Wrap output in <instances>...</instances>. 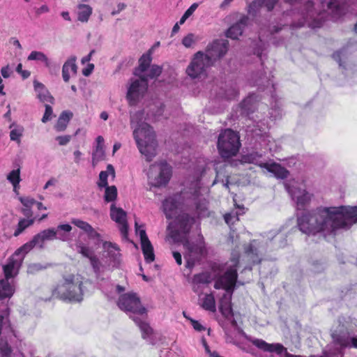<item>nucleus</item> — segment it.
I'll return each mask as SVG.
<instances>
[{
	"label": "nucleus",
	"instance_id": "obj_1",
	"mask_svg": "<svg viewBox=\"0 0 357 357\" xmlns=\"http://www.w3.org/2000/svg\"><path fill=\"white\" fill-rule=\"evenodd\" d=\"M52 297L69 303H80L84 299L82 278L73 273L63 275L62 281L52 289Z\"/></svg>",
	"mask_w": 357,
	"mask_h": 357
},
{
	"label": "nucleus",
	"instance_id": "obj_2",
	"mask_svg": "<svg viewBox=\"0 0 357 357\" xmlns=\"http://www.w3.org/2000/svg\"><path fill=\"white\" fill-rule=\"evenodd\" d=\"M133 137L140 153L148 162L151 161L156 155L158 146L153 128L146 123H142L133 131Z\"/></svg>",
	"mask_w": 357,
	"mask_h": 357
},
{
	"label": "nucleus",
	"instance_id": "obj_3",
	"mask_svg": "<svg viewBox=\"0 0 357 357\" xmlns=\"http://www.w3.org/2000/svg\"><path fill=\"white\" fill-rule=\"evenodd\" d=\"M240 252L237 250H232L229 260L225 264L226 271L217 278L214 283V288L216 289H225L230 294L234 291L238 280V268L240 264ZM231 296L229 297V299Z\"/></svg>",
	"mask_w": 357,
	"mask_h": 357
},
{
	"label": "nucleus",
	"instance_id": "obj_4",
	"mask_svg": "<svg viewBox=\"0 0 357 357\" xmlns=\"http://www.w3.org/2000/svg\"><path fill=\"white\" fill-rule=\"evenodd\" d=\"M323 207L317 208L314 211L303 213L297 219L299 229L305 234H316L325 231L324 217L321 211Z\"/></svg>",
	"mask_w": 357,
	"mask_h": 357
},
{
	"label": "nucleus",
	"instance_id": "obj_5",
	"mask_svg": "<svg viewBox=\"0 0 357 357\" xmlns=\"http://www.w3.org/2000/svg\"><path fill=\"white\" fill-rule=\"evenodd\" d=\"M217 146L222 158L234 156L241 147L239 135L231 129H226L219 135Z\"/></svg>",
	"mask_w": 357,
	"mask_h": 357
},
{
	"label": "nucleus",
	"instance_id": "obj_6",
	"mask_svg": "<svg viewBox=\"0 0 357 357\" xmlns=\"http://www.w3.org/2000/svg\"><path fill=\"white\" fill-rule=\"evenodd\" d=\"M324 217V229L328 234L347 227V220L340 207H323L321 211Z\"/></svg>",
	"mask_w": 357,
	"mask_h": 357
},
{
	"label": "nucleus",
	"instance_id": "obj_7",
	"mask_svg": "<svg viewBox=\"0 0 357 357\" xmlns=\"http://www.w3.org/2000/svg\"><path fill=\"white\" fill-rule=\"evenodd\" d=\"M117 305L124 312L146 315L147 310L142 305L140 298L136 293L128 292L121 294L118 299Z\"/></svg>",
	"mask_w": 357,
	"mask_h": 357
},
{
	"label": "nucleus",
	"instance_id": "obj_8",
	"mask_svg": "<svg viewBox=\"0 0 357 357\" xmlns=\"http://www.w3.org/2000/svg\"><path fill=\"white\" fill-rule=\"evenodd\" d=\"M211 64L203 52H198L187 68L186 73L192 78H197L204 73L207 66Z\"/></svg>",
	"mask_w": 357,
	"mask_h": 357
},
{
	"label": "nucleus",
	"instance_id": "obj_9",
	"mask_svg": "<svg viewBox=\"0 0 357 357\" xmlns=\"http://www.w3.org/2000/svg\"><path fill=\"white\" fill-rule=\"evenodd\" d=\"M228 48V40H215L207 46L204 56L213 63V61L224 56L227 52Z\"/></svg>",
	"mask_w": 357,
	"mask_h": 357
},
{
	"label": "nucleus",
	"instance_id": "obj_10",
	"mask_svg": "<svg viewBox=\"0 0 357 357\" xmlns=\"http://www.w3.org/2000/svg\"><path fill=\"white\" fill-rule=\"evenodd\" d=\"M135 229L136 231L139 232L141 247L144 257V260L146 263L150 264L155 260L153 247L146 235V231L144 229H140L138 231L137 222H135Z\"/></svg>",
	"mask_w": 357,
	"mask_h": 357
},
{
	"label": "nucleus",
	"instance_id": "obj_11",
	"mask_svg": "<svg viewBox=\"0 0 357 357\" xmlns=\"http://www.w3.org/2000/svg\"><path fill=\"white\" fill-rule=\"evenodd\" d=\"M351 333L345 326L342 325L331 333V337L335 344L342 348L350 347V338Z\"/></svg>",
	"mask_w": 357,
	"mask_h": 357
},
{
	"label": "nucleus",
	"instance_id": "obj_12",
	"mask_svg": "<svg viewBox=\"0 0 357 357\" xmlns=\"http://www.w3.org/2000/svg\"><path fill=\"white\" fill-rule=\"evenodd\" d=\"M182 203L183 198L181 194H175L165 199L162 202V207L166 218L167 219L172 218Z\"/></svg>",
	"mask_w": 357,
	"mask_h": 357
},
{
	"label": "nucleus",
	"instance_id": "obj_13",
	"mask_svg": "<svg viewBox=\"0 0 357 357\" xmlns=\"http://www.w3.org/2000/svg\"><path fill=\"white\" fill-rule=\"evenodd\" d=\"M146 91L142 88L141 82L138 79L133 81L130 85L126 94V98L130 106L135 105L139 99Z\"/></svg>",
	"mask_w": 357,
	"mask_h": 357
},
{
	"label": "nucleus",
	"instance_id": "obj_14",
	"mask_svg": "<svg viewBox=\"0 0 357 357\" xmlns=\"http://www.w3.org/2000/svg\"><path fill=\"white\" fill-rule=\"evenodd\" d=\"M160 172L155 178L154 186L161 187L166 185L172 176V167L166 162H162L159 164Z\"/></svg>",
	"mask_w": 357,
	"mask_h": 357
},
{
	"label": "nucleus",
	"instance_id": "obj_15",
	"mask_svg": "<svg viewBox=\"0 0 357 357\" xmlns=\"http://www.w3.org/2000/svg\"><path fill=\"white\" fill-rule=\"evenodd\" d=\"M22 261H18L14 258V255L10 257L8 259L7 263L3 266V272L4 278L9 280L10 279L14 278L19 273L20 268L21 266Z\"/></svg>",
	"mask_w": 357,
	"mask_h": 357
},
{
	"label": "nucleus",
	"instance_id": "obj_16",
	"mask_svg": "<svg viewBox=\"0 0 357 357\" xmlns=\"http://www.w3.org/2000/svg\"><path fill=\"white\" fill-rule=\"evenodd\" d=\"M185 246L186 247L189 257H192L195 259L201 260L207 254V250L204 241L199 242H188Z\"/></svg>",
	"mask_w": 357,
	"mask_h": 357
},
{
	"label": "nucleus",
	"instance_id": "obj_17",
	"mask_svg": "<svg viewBox=\"0 0 357 357\" xmlns=\"http://www.w3.org/2000/svg\"><path fill=\"white\" fill-rule=\"evenodd\" d=\"M258 166L260 167L261 168H264L268 172L273 174L275 176L278 178H286L288 177L289 174V172L287 169H285L280 164L276 162H261L258 164Z\"/></svg>",
	"mask_w": 357,
	"mask_h": 357
},
{
	"label": "nucleus",
	"instance_id": "obj_18",
	"mask_svg": "<svg viewBox=\"0 0 357 357\" xmlns=\"http://www.w3.org/2000/svg\"><path fill=\"white\" fill-rule=\"evenodd\" d=\"M252 344L264 351L275 352L281 354L284 347L281 344H269L261 339H254L251 341Z\"/></svg>",
	"mask_w": 357,
	"mask_h": 357
},
{
	"label": "nucleus",
	"instance_id": "obj_19",
	"mask_svg": "<svg viewBox=\"0 0 357 357\" xmlns=\"http://www.w3.org/2000/svg\"><path fill=\"white\" fill-rule=\"evenodd\" d=\"M71 222L80 229L83 230L89 238L100 240L101 237L100 234L87 222L74 218L72 219Z\"/></svg>",
	"mask_w": 357,
	"mask_h": 357
},
{
	"label": "nucleus",
	"instance_id": "obj_20",
	"mask_svg": "<svg viewBox=\"0 0 357 357\" xmlns=\"http://www.w3.org/2000/svg\"><path fill=\"white\" fill-rule=\"evenodd\" d=\"M15 292L14 283L6 279H0V301L10 299Z\"/></svg>",
	"mask_w": 357,
	"mask_h": 357
},
{
	"label": "nucleus",
	"instance_id": "obj_21",
	"mask_svg": "<svg viewBox=\"0 0 357 357\" xmlns=\"http://www.w3.org/2000/svg\"><path fill=\"white\" fill-rule=\"evenodd\" d=\"M76 62V57L75 56H71L70 59H68L63 64L62 68V77L63 79V81L65 82H68L70 75V73L71 72L73 75L77 74V67L75 63Z\"/></svg>",
	"mask_w": 357,
	"mask_h": 357
},
{
	"label": "nucleus",
	"instance_id": "obj_22",
	"mask_svg": "<svg viewBox=\"0 0 357 357\" xmlns=\"http://www.w3.org/2000/svg\"><path fill=\"white\" fill-rule=\"evenodd\" d=\"M130 317L140 329L143 339H147L153 333V328L146 321L135 316H130Z\"/></svg>",
	"mask_w": 357,
	"mask_h": 357
},
{
	"label": "nucleus",
	"instance_id": "obj_23",
	"mask_svg": "<svg viewBox=\"0 0 357 357\" xmlns=\"http://www.w3.org/2000/svg\"><path fill=\"white\" fill-rule=\"evenodd\" d=\"M33 86L38 93L37 96L41 102L53 103L54 98L42 83L34 81Z\"/></svg>",
	"mask_w": 357,
	"mask_h": 357
},
{
	"label": "nucleus",
	"instance_id": "obj_24",
	"mask_svg": "<svg viewBox=\"0 0 357 357\" xmlns=\"http://www.w3.org/2000/svg\"><path fill=\"white\" fill-rule=\"evenodd\" d=\"M244 250L248 261L252 265L261 264L262 259L257 248L250 243L245 247Z\"/></svg>",
	"mask_w": 357,
	"mask_h": 357
},
{
	"label": "nucleus",
	"instance_id": "obj_25",
	"mask_svg": "<svg viewBox=\"0 0 357 357\" xmlns=\"http://www.w3.org/2000/svg\"><path fill=\"white\" fill-rule=\"evenodd\" d=\"M73 114L70 111H63L59 116L56 123L54 126V128L58 132L64 131L73 118Z\"/></svg>",
	"mask_w": 357,
	"mask_h": 357
},
{
	"label": "nucleus",
	"instance_id": "obj_26",
	"mask_svg": "<svg viewBox=\"0 0 357 357\" xmlns=\"http://www.w3.org/2000/svg\"><path fill=\"white\" fill-rule=\"evenodd\" d=\"M194 219L188 214L184 213L178 218V227L181 232L186 234H188L191 229V225L193 223Z\"/></svg>",
	"mask_w": 357,
	"mask_h": 357
},
{
	"label": "nucleus",
	"instance_id": "obj_27",
	"mask_svg": "<svg viewBox=\"0 0 357 357\" xmlns=\"http://www.w3.org/2000/svg\"><path fill=\"white\" fill-rule=\"evenodd\" d=\"M152 61L151 52L149 50L147 53L142 54L139 59V66L135 68V75H138L139 73H144L150 67Z\"/></svg>",
	"mask_w": 357,
	"mask_h": 357
},
{
	"label": "nucleus",
	"instance_id": "obj_28",
	"mask_svg": "<svg viewBox=\"0 0 357 357\" xmlns=\"http://www.w3.org/2000/svg\"><path fill=\"white\" fill-rule=\"evenodd\" d=\"M111 219L116 223H122L126 221V213L121 208H116L114 204L110 207Z\"/></svg>",
	"mask_w": 357,
	"mask_h": 357
},
{
	"label": "nucleus",
	"instance_id": "obj_29",
	"mask_svg": "<svg viewBox=\"0 0 357 357\" xmlns=\"http://www.w3.org/2000/svg\"><path fill=\"white\" fill-rule=\"evenodd\" d=\"M78 13L77 19L82 22H88L92 14V8L86 4L80 3L77 6Z\"/></svg>",
	"mask_w": 357,
	"mask_h": 357
},
{
	"label": "nucleus",
	"instance_id": "obj_30",
	"mask_svg": "<svg viewBox=\"0 0 357 357\" xmlns=\"http://www.w3.org/2000/svg\"><path fill=\"white\" fill-rule=\"evenodd\" d=\"M35 222V218L26 219L21 218L17 224V228L13 233V236L17 237L20 236L26 229L31 226Z\"/></svg>",
	"mask_w": 357,
	"mask_h": 357
},
{
	"label": "nucleus",
	"instance_id": "obj_31",
	"mask_svg": "<svg viewBox=\"0 0 357 357\" xmlns=\"http://www.w3.org/2000/svg\"><path fill=\"white\" fill-rule=\"evenodd\" d=\"M27 59L29 61L36 60L43 61L47 68H50L51 67L50 61L49 60L47 56L42 52L32 51L28 56Z\"/></svg>",
	"mask_w": 357,
	"mask_h": 357
},
{
	"label": "nucleus",
	"instance_id": "obj_32",
	"mask_svg": "<svg viewBox=\"0 0 357 357\" xmlns=\"http://www.w3.org/2000/svg\"><path fill=\"white\" fill-rule=\"evenodd\" d=\"M202 307L208 311L214 312L216 310L215 307V301L214 296L212 294H206L203 302L202 304Z\"/></svg>",
	"mask_w": 357,
	"mask_h": 357
},
{
	"label": "nucleus",
	"instance_id": "obj_33",
	"mask_svg": "<svg viewBox=\"0 0 357 357\" xmlns=\"http://www.w3.org/2000/svg\"><path fill=\"white\" fill-rule=\"evenodd\" d=\"M342 210L347 221L357 222V206H342Z\"/></svg>",
	"mask_w": 357,
	"mask_h": 357
},
{
	"label": "nucleus",
	"instance_id": "obj_34",
	"mask_svg": "<svg viewBox=\"0 0 357 357\" xmlns=\"http://www.w3.org/2000/svg\"><path fill=\"white\" fill-rule=\"evenodd\" d=\"M243 32V29L241 27L239 24L235 23L228 29L226 35L228 38L231 39H238V37L242 35Z\"/></svg>",
	"mask_w": 357,
	"mask_h": 357
},
{
	"label": "nucleus",
	"instance_id": "obj_35",
	"mask_svg": "<svg viewBox=\"0 0 357 357\" xmlns=\"http://www.w3.org/2000/svg\"><path fill=\"white\" fill-rule=\"evenodd\" d=\"M7 179L12 183L14 190L19 187L21 181L20 169L12 170L7 176Z\"/></svg>",
	"mask_w": 357,
	"mask_h": 357
},
{
	"label": "nucleus",
	"instance_id": "obj_36",
	"mask_svg": "<svg viewBox=\"0 0 357 357\" xmlns=\"http://www.w3.org/2000/svg\"><path fill=\"white\" fill-rule=\"evenodd\" d=\"M311 200V195L304 190L303 193L297 197L296 198V204L297 207L299 210H303L305 207L310 203Z\"/></svg>",
	"mask_w": 357,
	"mask_h": 357
},
{
	"label": "nucleus",
	"instance_id": "obj_37",
	"mask_svg": "<svg viewBox=\"0 0 357 357\" xmlns=\"http://www.w3.org/2000/svg\"><path fill=\"white\" fill-rule=\"evenodd\" d=\"M210 282V275L207 273H200L195 274L192 280L193 284H205Z\"/></svg>",
	"mask_w": 357,
	"mask_h": 357
},
{
	"label": "nucleus",
	"instance_id": "obj_38",
	"mask_svg": "<svg viewBox=\"0 0 357 357\" xmlns=\"http://www.w3.org/2000/svg\"><path fill=\"white\" fill-rule=\"evenodd\" d=\"M117 197V189L115 185L105 187V201L107 202H111L114 201Z\"/></svg>",
	"mask_w": 357,
	"mask_h": 357
},
{
	"label": "nucleus",
	"instance_id": "obj_39",
	"mask_svg": "<svg viewBox=\"0 0 357 357\" xmlns=\"http://www.w3.org/2000/svg\"><path fill=\"white\" fill-rule=\"evenodd\" d=\"M261 0H253L248 6V13L255 17L257 15L260 8H262Z\"/></svg>",
	"mask_w": 357,
	"mask_h": 357
},
{
	"label": "nucleus",
	"instance_id": "obj_40",
	"mask_svg": "<svg viewBox=\"0 0 357 357\" xmlns=\"http://www.w3.org/2000/svg\"><path fill=\"white\" fill-rule=\"evenodd\" d=\"M34 247H35V245H33L32 241H29V242L24 243L21 247L17 248L15 251L13 255L14 256H18V255H20L21 254L24 255L27 254L29 252H30Z\"/></svg>",
	"mask_w": 357,
	"mask_h": 357
},
{
	"label": "nucleus",
	"instance_id": "obj_41",
	"mask_svg": "<svg viewBox=\"0 0 357 357\" xmlns=\"http://www.w3.org/2000/svg\"><path fill=\"white\" fill-rule=\"evenodd\" d=\"M24 128L22 127H17L13 129L10 132V140L17 142L18 144L21 142V137L23 135Z\"/></svg>",
	"mask_w": 357,
	"mask_h": 357
},
{
	"label": "nucleus",
	"instance_id": "obj_42",
	"mask_svg": "<svg viewBox=\"0 0 357 357\" xmlns=\"http://www.w3.org/2000/svg\"><path fill=\"white\" fill-rule=\"evenodd\" d=\"M97 145L96 147V151L93 153V160H96L98 155H103V149L102 144L104 142V139L102 136H98L96 138Z\"/></svg>",
	"mask_w": 357,
	"mask_h": 357
},
{
	"label": "nucleus",
	"instance_id": "obj_43",
	"mask_svg": "<svg viewBox=\"0 0 357 357\" xmlns=\"http://www.w3.org/2000/svg\"><path fill=\"white\" fill-rule=\"evenodd\" d=\"M162 71V68L158 65H152L148 73V77L150 79H154L159 77Z\"/></svg>",
	"mask_w": 357,
	"mask_h": 357
},
{
	"label": "nucleus",
	"instance_id": "obj_44",
	"mask_svg": "<svg viewBox=\"0 0 357 357\" xmlns=\"http://www.w3.org/2000/svg\"><path fill=\"white\" fill-rule=\"evenodd\" d=\"M77 248L79 249V252L82 254L84 257L89 259L93 255V251L88 246L84 245L83 243H79L77 245Z\"/></svg>",
	"mask_w": 357,
	"mask_h": 357
},
{
	"label": "nucleus",
	"instance_id": "obj_45",
	"mask_svg": "<svg viewBox=\"0 0 357 357\" xmlns=\"http://www.w3.org/2000/svg\"><path fill=\"white\" fill-rule=\"evenodd\" d=\"M40 233L44 237L45 241L53 240L56 238V231L53 228L43 230Z\"/></svg>",
	"mask_w": 357,
	"mask_h": 357
},
{
	"label": "nucleus",
	"instance_id": "obj_46",
	"mask_svg": "<svg viewBox=\"0 0 357 357\" xmlns=\"http://www.w3.org/2000/svg\"><path fill=\"white\" fill-rule=\"evenodd\" d=\"M0 353L2 357H10L12 353V349L8 342H0Z\"/></svg>",
	"mask_w": 357,
	"mask_h": 357
},
{
	"label": "nucleus",
	"instance_id": "obj_47",
	"mask_svg": "<svg viewBox=\"0 0 357 357\" xmlns=\"http://www.w3.org/2000/svg\"><path fill=\"white\" fill-rule=\"evenodd\" d=\"M346 55V52L344 49L337 50L332 54L333 59L336 61L340 66H344L342 62V56Z\"/></svg>",
	"mask_w": 357,
	"mask_h": 357
},
{
	"label": "nucleus",
	"instance_id": "obj_48",
	"mask_svg": "<svg viewBox=\"0 0 357 357\" xmlns=\"http://www.w3.org/2000/svg\"><path fill=\"white\" fill-rule=\"evenodd\" d=\"M107 178L108 174L107 172H100L99 174V181L98 182V185L99 188H102L108 186Z\"/></svg>",
	"mask_w": 357,
	"mask_h": 357
},
{
	"label": "nucleus",
	"instance_id": "obj_49",
	"mask_svg": "<svg viewBox=\"0 0 357 357\" xmlns=\"http://www.w3.org/2000/svg\"><path fill=\"white\" fill-rule=\"evenodd\" d=\"M45 110L43 116L42 118L43 123H46V122L49 121L50 120H51L52 115H53L52 107L48 104H45Z\"/></svg>",
	"mask_w": 357,
	"mask_h": 357
},
{
	"label": "nucleus",
	"instance_id": "obj_50",
	"mask_svg": "<svg viewBox=\"0 0 357 357\" xmlns=\"http://www.w3.org/2000/svg\"><path fill=\"white\" fill-rule=\"evenodd\" d=\"M279 0H261L262 6L266 8L268 12L272 11Z\"/></svg>",
	"mask_w": 357,
	"mask_h": 357
},
{
	"label": "nucleus",
	"instance_id": "obj_51",
	"mask_svg": "<svg viewBox=\"0 0 357 357\" xmlns=\"http://www.w3.org/2000/svg\"><path fill=\"white\" fill-rule=\"evenodd\" d=\"M31 241L35 246L39 245L40 248H43V243L45 241L40 232L36 234Z\"/></svg>",
	"mask_w": 357,
	"mask_h": 357
},
{
	"label": "nucleus",
	"instance_id": "obj_52",
	"mask_svg": "<svg viewBox=\"0 0 357 357\" xmlns=\"http://www.w3.org/2000/svg\"><path fill=\"white\" fill-rule=\"evenodd\" d=\"M20 201L22 204L23 206L30 208H32V206L36 203V201L33 198L29 197H20Z\"/></svg>",
	"mask_w": 357,
	"mask_h": 357
},
{
	"label": "nucleus",
	"instance_id": "obj_53",
	"mask_svg": "<svg viewBox=\"0 0 357 357\" xmlns=\"http://www.w3.org/2000/svg\"><path fill=\"white\" fill-rule=\"evenodd\" d=\"M259 155L257 153H252L243 156V160L245 162L255 163Z\"/></svg>",
	"mask_w": 357,
	"mask_h": 357
},
{
	"label": "nucleus",
	"instance_id": "obj_54",
	"mask_svg": "<svg viewBox=\"0 0 357 357\" xmlns=\"http://www.w3.org/2000/svg\"><path fill=\"white\" fill-rule=\"evenodd\" d=\"M328 9L335 12L336 14H340V6L336 0H331L327 3Z\"/></svg>",
	"mask_w": 357,
	"mask_h": 357
},
{
	"label": "nucleus",
	"instance_id": "obj_55",
	"mask_svg": "<svg viewBox=\"0 0 357 357\" xmlns=\"http://www.w3.org/2000/svg\"><path fill=\"white\" fill-rule=\"evenodd\" d=\"M193 43H194V35L192 33L188 34L182 40V44L185 47H190Z\"/></svg>",
	"mask_w": 357,
	"mask_h": 357
},
{
	"label": "nucleus",
	"instance_id": "obj_56",
	"mask_svg": "<svg viewBox=\"0 0 357 357\" xmlns=\"http://www.w3.org/2000/svg\"><path fill=\"white\" fill-rule=\"evenodd\" d=\"M89 259L90 260L91 265L93 267L94 271L96 273L98 272L100 270V264L98 258L96 255H93Z\"/></svg>",
	"mask_w": 357,
	"mask_h": 357
},
{
	"label": "nucleus",
	"instance_id": "obj_57",
	"mask_svg": "<svg viewBox=\"0 0 357 357\" xmlns=\"http://www.w3.org/2000/svg\"><path fill=\"white\" fill-rule=\"evenodd\" d=\"M119 224V230L124 238H128V225L127 220Z\"/></svg>",
	"mask_w": 357,
	"mask_h": 357
},
{
	"label": "nucleus",
	"instance_id": "obj_58",
	"mask_svg": "<svg viewBox=\"0 0 357 357\" xmlns=\"http://www.w3.org/2000/svg\"><path fill=\"white\" fill-rule=\"evenodd\" d=\"M16 71L21 75V76L22 77V78L24 79H27L30 75H31V73L29 71V70H23L22 69V63H19L17 67H16Z\"/></svg>",
	"mask_w": 357,
	"mask_h": 357
},
{
	"label": "nucleus",
	"instance_id": "obj_59",
	"mask_svg": "<svg viewBox=\"0 0 357 357\" xmlns=\"http://www.w3.org/2000/svg\"><path fill=\"white\" fill-rule=\"evenodd\" d=\"M49 11H50V8L47 5H43L40 8H34L35 15L37 17L43 13H48Z\"/></svg>",
	"mask_w": 357,
	"mask_h": 357
},
{
	"label": "nucleus",
	"instance_id": "obj_60",
	"mask_svg": "<svg viewBox=\"0 0 357 357\" xmlns=\"http://www.w3.org/2000/svg\"><path fill=\"white\" fill-rule=\"evenodd\" d=\"M71 139L70 135L58 136L56 137V140L59 142V145H66Z\"/></svg>",
	"mask_w": 357,
	"mask_h": 357
},
{
	"label": "nucleus",
	"instance_id": "obj_61",
	"mask_svg": "<svg viewBox=\"0 0 357 357\" xmlns=\"http://www.w3.org/2000/svg\"><path fill=\"white\" fill-rule=\"evenodd\" d=\"M220 310L221 312L224 314L225 312L227 313H231L232 309L231 306V303H224L222 301L221 302L220 306Z\"/></svg>",
	"mask_w": 357,
	"mask_h": 357
},
{
	"label": "nucleus",
	"instance_id": "obj_62",
	"mask_svg": "<svg viewBox=\"0 0 357 357\" xmlns=\"http://www.w3.org/2000/svg\"><path fill=\"white\" fill-rule=\"evenodd\" d=\"M234 218H236V220L238 221L239 219H238V213H236L235 215H234L232 213H227L224 215V220L225 221V222L227 224V225H230V224H233L234 222H232V220Z\"/></svg>",
	"mask_w": 357,
	"mask_h": 357
},
{
	"label": "nucleus",
	"instance_id": "obj_63",
	"mask_svg": "<svg viewBox=\"0 0 357 357\" xmlns=\"http://www.w3.org/2000/svg\"><path fill=\"white\" fill-rule=\"evenodd\" d=\"M21 212L26 218V219L29 220L31 218H33V211H32L31 208L24 206L23 208H22Z\"/></svg>",
	"mask_w": 357,
	"mask_h": 357
},
{
	"label": "nucleus",
	"instance_id": "obj_64",
	"mask_svg": "<svg viewBox=\"0 0 357 357\" xmlns=\"http://www.w3.org/2000/svg\"><path fill=\"white\" fill-rule=\"evenodd\" d=\"M191 324L193 328L197 331H205V327H204L198 321L191 319Z\"/></svg>",
	"mask_w": 357,
	"mask_h": 357
}]
</instances>
